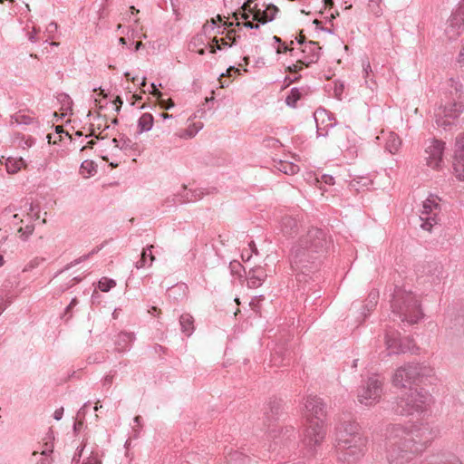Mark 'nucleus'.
<instances>
[{
	"instance_id": "1",
	"label": "nucleus",
	"mask_w": 464,
	"mask_h": 464,
	"mask_svg": "<svg viewBox=\"0 0 464 464\" xmlns=\"http://www.w3.org/2000/svg\"><path fill=\"white\" fill-rule=\"evenodd\" d=\"M324 233L318 228L309 230L292 248V269L301 274L310 272L324 253Z\"/></svg>"
},
{
	"instance_id": "2",
	"label": "nucleus",
	"mask_w": 464,
	"mask_h": 464,
	"mask_svg": "<svg viewBox=\"0 0 464 464\" xmlns=\"http://www.w3.org/2000/svg\"><path fill=\"white\" fill-rule=\"evenodd\" d=\"M365 440L360 434L355 421H343L336 429V449L342 453L339 459L353 461L363 454Z\"/></svg>"
},
{
	"instance_id": "3",
	"label": "nucleus",
	"mask_w": 464,
	"mask_h": 464,
	"mask_svg": "<svg viewBox=\"0 0 464 464\" xmlns=\"http://www.w3.org/2000/svg\"><path fill=\"white\" fill-rule=\"evenodd\" d=\"M435 370L426 362H411L398 367L392 375V384L398 388L408 385H426L435 379Z\"/></svg>"
},
{
	"instance_id": "4",
	"label": "nucleus",
	"mask_w": 464,
	"mask_h": 464,
	"mask_svg": "<svg viewBox=\"0 0 464 464\" xmlns=\"http://www.w3.org/2000/svg\"><path fill=\"white\" fill-rule=\"evenodd\" d=\"M433 398L429 392L412 388L396 399L392 411L401 416L420 415L430 410Z\"/></svg>"
},
{
	"instance_id": "5",
	"label": "nucleus",
	"mask_w": 464,
	"mask_h": 464,
	"mask_svg": "<svg viewBox=\"0 0 464 464\" xmlns=\"http://www.w3.org/2000/svg\"><path fill=\"white\" fill-rule=\"evenodd\" d=\"M392 313L397 314L402 322L416 324L422 317L420 300L411 292L397 289L392 301Z\"/></svg>"
},
{
	"instance_id": "6",
	"label": "nucleus",
	"mask_w": 464,
	"mask_h": 464,
	"mask_svg": "<svg viewBox=\"0 0 464 464\" xmlns=\"http://www.w3.org/2000/svg\"><path fill=\"white\" fill-rule=\"evenodd\" d=\"M392 433L396 436L402 435L411 445L421 454L432 442L435 432L428 424H411L410 426L395 425Z\"/></svg>"
},
{
	"instance_id": "7",
	"label": "nucleus",
	"mask_w": 464,
	"mask_h": 464,
	"mask_svg": "<svg viewBox=\"0 0 464 464\" xmlns=\"http://www.w3.org/2000/svg\"><path fill=\"white\" fill-rule=\"evenodd\" d=\"M298 47L290 49V54L296 59V63L288 66L292 72H297L302 65L309 66L318 61L320 57V47L315 42L304 43L302 39L298 41Z\"/></svg>"
},
{
	"instance_id": "8",
	"label": "nucleus",
	"mask_w": 464,
	"mask_h": 464,
	"mask_svg": "<svg viewBox=\"0 0 464 464\" xmlns=\"http://www.w3.org/2000/svg\"><path fill=\"white\" fill-rule=\"evenodd\" d=\"M391 435H393L394 441L390 442V446L387 452V459L390 464H407L412 460L420 453L402 438V435L396 436L395 433L391 431Z\"/></svg>"
},
{
	"instance_id": "9",
	"label": "nucleus",
	"mask_w": 464,
	"mask_h": 464,
	"mask_svg": "<svg viewBox=\"0 0 464 464\" xmlns=\"http://www.w3.org/2000/svg\"><path fill=\"white\" fill-rule=\"evenodd\" d=\"M463 111L464 103L462 102H447L435 110V123L443 130H449L456 124Z\"/></svg>"
},
{
	"instance_id": "10",
	"label": "nucleus",
	"mask_w": 464,
	"mask_h": 464,
	"mask_svg": "<svg viewBox=\"0 0 464 464\" xmlns=\"http://www.w3.org/2000/svg\"><path fill=\"white\" fill-rule=\"evenodd\" d=\"M383 382L378 376H372L358 389L357 400L364 406H373L378 403L382 395Z\"/></svg>"
},
{
	"instance_id": "11",
	"label": "nucleus",
	"mask_w": 464,
	"mask_h": 464,
	"mask_svg": "<svg viewBox=\"0 0 464 464\" xmlns=\"http://www.w3.org/2000/svg\"><path fill=\"white\" fill-rule=\"evenodd\" d=\"M440 201L439 197L430 195L422 202L421 208L420 209V227L422 229L430 231L440 221Z\"/></svg>"
},
{
	"instance_id": "12",
	"label": "nucleus",
	"mask_w": 464,
	"mask_h": 464,
	"mask_svg": "<svg viewBox=\"0 0 464 464\" xmlns=\"http://www.w3.org/2000/svg\"><path fill=\"white\" fill-rule=\"evenodd\" d=\"M307 426L304 431L302 444L308 452L314 453L321 446L325 439L326 430L324 423L316 421V423H306Z\"/></svg>"
},
{
	"instance_id": "13",
	"label": "nucleus",
	"mask_w": 464,
	"mask_h": 464,
	"mask_svg": "<svg viewBox=\"0 0 464 464\" xmlns=\"http://www.w3.org/2000/svg\"><path fill=\"white\" fill-rule=\"evenodd\" d=\"M444 150L445 142L436 139L429 140L425 148L426 165L433 170L442 169Z\"/></svg>"
},
{
	"instance_id": "14",
	"label": "nucleus",
	"mask_w": 464,
	"mask_h": 464,
	"mask_svg": "<svg viewBox=\"0 0 464 464\" xmlns=\"http://www.w3.org/2000/svg\"><path fill=\"white\" fill-rule=\"evenodd\" d=\"M337 145L345 158L354 159L358 155V137L350 127L342 129L337 137Z\"/></svg>"
},
{
	"instance_id": "15",
	"label": "nucleus",
	"mask_w": 464,
	"mask_h": 464,
	"mask_svg": "<svg viewBox=\"0 0 464 464\" xmlns=\"http://www.w3.org/2000/svg\"><path fill=\"white\" fill-rule=\"evenodd\" d=\"M325 416V404L321 398L309 396L305 399L304 417L306 423H316V421L324 423Z\"/></svg>"
},
{
	"instance_id": "16",
	"label": "nucleus",
	"mask_w": 464,
	"mask_h": 464,
	"mask_svg": "<svg viewBox=\"0 0 464 464\" xmlns=\"http://www.w3.org/2000/svg\"><path fill=\"white\" fill-rule=\"evenodd\" d=\"M464 30V6L457 9L447 20L444 34L449 40L456 39Z\"/></svg>"
},
{
	"instance_id": "17",
	"label": "nucleus",
	"mask_w": 464,
	"mask_h": 464,
	"mask_svg": "<svg viewBox=\"0 0 464 464\" xmlns=\"http://www.w3.org/2000/svg\"><path fill=\"white\" fill-rule=\"evenodd\" d=\"M136 145L137 144L133 142L130 138L126 136H121L119 139L114 138L111 140H108L106 144H104V151L110 152L111 154H115V152L118 150H134Z\"/></svg>"
},
{
	"instance_id": "18",
	"label": "nucleus",
	"mask_w": 464,
	"mask_h": 464,
	"mask_svg": "<svg viewBox=\"0 0 464 464\" xmlns=\"http://www.w3.org/2000/svg\"><path fill=\"white\" fill-rule=\"evenodd\" d=\"M385 343L389 353H405L411 349L409 344L402 343V341L395 333L386 334Z\"/></svg>"
},
{
	"instance_id": "19",
	"label": "nucleus",
	"mask_w": 464,
	"mask_h": 464,
	"mask_svg": "<svg viewBox=\"0 0 464 464\" xmlns=\"http://www.w3.org/2000/svg\"><path fill=\"white\" fill-rule=\"evenodd\" d=\"M314 120L317 126L318 136L327 135V130L325 129L328 127H333L335 124V122L330 119L327 111L324 110H317L314 112Z\"/></svg>"
},
{
	"instance_id": "20",
	"label": "nucleus",
	"mask_w": 464,
	"mask_h": 464,
	"mask_svg": "<svg viewBox=\"0 0 464 464\" xmlns=\"http://www.w3.org/2000/svg\"><path fill=\"white\" fill-rule=\"evenodd\" d=\"M401 146V140L394 132H389L386 137L385 149L392 154H396Z\"/></svg>"
},
{
	"instance_id": "21",
	"label": "nucleus",
	"mask_w": 464,
	"mask_h": 464,
	"mask_svg": "<svg viewBox=\"0 0 464 464\" xmlns=\"http://www.w3.org/2000/svg\"><path fill=\"white\" fill-rule=\"evenodd\" d=\"M266 276L262 269H255L251 271L247 279L248 286L251 288H256L260 286Z\"/></svg>"
},
{
	"instance_id": "22",
	"label": "nucleus",
	"mask_w": 464,
	"mask_h": 464,
	"mask_svg": "<svg viewBox=\"0 0 464 464\" xmlns=\"http://www.w3.org/2000/svg\"><path fill=\"white\" fill-rule=\"evenodd\" d=\"M24 167L25 162L22 158H8L5 161V169L9 174H15Z\"/></svg>"
},
{
	"instance_id": "23",
	"label": "nucleus",
	"mask_w": 464,
	"mask_h": 464,
	"mask_svg": "<svg viewBox=\"0 0 464 464\" xmlns=\"http://www.w3.org/2000/svg\"><path fill=\"white\" fill-rule=\"evenodd\" d=\"M182 332L187 335L190 336L194 331V319L189 314H184L179 319Z\"/></svg>"
},
{
	"instance_id": "24",
	"label": "nucleus",
	"mask_w": 464,
	"mask_h": 464,
	"mask_svg": "<svg viewBox=\"0 0 464 464\" xmlns=\"http://www.w3.org/2000/svg\"><path fill=\"white\" fill-rule=\"evenodd\" d=\"M153 126V116L150 113H143L138 121L139 133L149 131Z\"/></svg>"
},
{
	"instance_id": "25",
	"label": "nucleus",
	"mask_w": 464,
	"mask_h": 464,
	"mask_svg": "<svg viewBox=\"0 0 464 464\" xmlns=\"http://www.w3.org/2000/svg\"><path fill=\"white\" fill-rule=\"evenodd\" d=\"M297 227L296 220L292 217H284L281 220V230L285 235H291Z\"/></svg>"
},
{
	"instance_id": "26",
	"label": "nucleus",
	"mask_w": 464,
	"mask_h": 464,
	"mask_svg": "<svg viewBox=\"0 0 464 464\" xmlns=\"http://www.w3.org/2000/svg\"><path fill=\"white\" fill-rule=\"evenodd\" d=\"M277 169L287 175H294L299 171V166L292 162L281 161Z\"/></svg>"
},
{
	"instance_id": "27",
	"label": "nucleus",
	"mask_w": 464,
	"mask_h": 464,
	"mask_svg": "<svg viewBox=\"0 0 464 464\" xmlns=\"http://www.w3.org/2000/svg\"><path fill=\"white\" fill-rule=\"evenodd\" d=\"M151 248H153V246H150L147 249H144L141 253V258L140 261H138L136 264H135V267L137 269H140L142 268L143 266H145L146 265V256H149L150 258V266L152 265V263L154 262L155 260V256L151 254Z\"/></svg>"
},
{
	"instance_id": "28",
	"label": "nucleus",
	"mask_w": 464,
	"mask_h": 464,
	"mask_svg": "<svg viewBox=\"0 0 464 464\" xmlns=\"http://www.w3.org/2000/svg\"><path fill=\"white\" fill-rule=\"evenodd\" d=\"M454 173L458 179L464 180V158L454 157Z\"/></svg>"
},
{
	"instance_id": "29",
	"label": "nucleus",
	"mask_w": 464,
	"mask_h": 464,
	"mask_svg": "<svg viewBox=\"0 0 464 464\" xmlns=\"http://www.w3.org/2000/svg\"><path fill=\"white\" fill-rule=\"evenodd\" d=\"M454 152L456 158H464V132L457 136Z\"/></svg>"
},
{
	"instance_id": "30",
	"label": "nucleus",
	"mask_w": 464,
	"mask_h": 464,
	"mask_svg": "<svg viewBox=\"0 0 464 464\" xmlns=\"http://www.w3.org/2000/svg\"><path fill=\"white\" fill-rule=\"evenodd\" d=\"M278 12V8L276 5H268L263 12L262 23L265 24L267 21H272Z\"/></svg>"
},
{
	"instance_id": "31",
	"label": "nucleus",
	"mask_w": 464,
	"mask_h": 464,
	"mask_svg": "<svg viewBox=\"0 0 464 464\" xmlns=\"http://www.w3.org/2000/svg\"><path fill=\"white\" fill-rule=\"evenodd\" d=\"M116 285V282L113 279L108 278V277H102L99 281V288L102 292H108L111 288H113Z\"/></svg>"
},
{
	"instance_id": "32",
	"label": "nucleus",
	"mask_w": 464,
	"mask_h": 464,
	"mask_svg": "<svg viewBox=\"0 0 464 464\" xmlns=\"http://www.w3.org/2000/svg\"><path fill=\"white\" fill-rule=\"evenodd\" d=\"M382 0H370L369 1L368 7H369L370 11L375 16H381L382 14Z\"/></svg>"
},
{
	"instance_id": "33",
	"label": "nucleus",
	"mask_w": 464,
	"mask_h": 464,
	"mask_svg": "<svg viewBox=\"0 0 464 464\" xmlns=\"http://www.w3.org/2000/svg\"><path fill=\"white\" fill-rule=\"evenodd\" d=\"M300 99V92L297 89H292L290 94L286 97L285 102L289 106H295Z\"/></svg>"
},
{
	"instance_id": "34",
	"label": "nucleus",
	"mask_w": 464,
	"mask_h": 464,
	"mask_svg": "<svg viewBox=\"0 0 464 464\" xmlns=\"http://www.w3.org/2000/svg\"><path fill=\"white\" fill-rule=\"evenodd\" d=\"M82 464H102L98 453L92 452L91 455L83 460Z\"/></svg>"
},
{
	"instance_id": "35",
	"label": "nucleus",
	"mask_w": 464,
	"mask_h": 464,
	"mask_svg": "<svg viewBox=\"0 0 464 464\" xmlns=\"http://www.w3.org/2000/svg\"><path fill=\"white\" fill-rule=\"evenodd\" d=\"M44 261V259L42 258H34L33 260H31L24 268V272H27V271H30L35 267H37L42 262Z\"/></svg>"
},
{
	"instance_id": "36",
	"label": "nucleus",
	"mask_w": 464,
	"mask_h": 464,
	"mask_svg": "<svg viewBox=\"0 0 464 464\" xmlns=\"http://www.w3.org/2000/svg\"><path fill=\"white\" fill-rule=\"evenodd\" d=\"M34 231L33 226H26L24 228L20 227L18 232L21 233V237L26 239Z\"/></svg>"
},
{
	"instance_id": "37",
	"label": "nucleus",
	"mask_w": 464,
	"mask_h": 464,
	"mask_svg": "<svg viewBox=\"0 0 464 464\" xmlns=\"http://www.w3.org/2000/svg\"><path fill=\"white\" fill-rule=\"evenodd\" d=\"M217 50H221V45L219 44V40L214 37L212 43L209 44V53H215Z\"/></svg>"
},
{
	"instance_id": "38",
	"label": "nucleus",
	"mask_w": 464,
	"mask_h": 464,
	"mask_svg": "<svg viewBox=\"0 0 464 464\" xmlns=\"http://www.w3.org/2000/svg\"><path fill=\"white\" fill-rule=\"evenodd\" d=\"M121 341L124 343H130L133 340L132 334L122 333L119 335Z\"/></svg>"
},
{
	"instance_id": "39",
	"label": "nucleus",
	"mask_w": 464,
	"mask_h": 464,
	"mask_svg": "<svg viewBox=\"0 0 464 464\" xmlns=\"http://www.w3.org/2000/svg\"><path fill=\"white\" fill-rule=\"evenodd\" d=\"M53 444L45 443V447L42 450L41 455H43V456H49L53 452Z\"/></svg>"
},
{
	"instance_id": "40",
	"label": "nucleus",
	"mask_w": 464,
	"mask_h": 464,
	"mask_svg": "<svg viewBox=\"0 0 464 464\" xmlns=\"http://www.w3.org/2000/svg\"><path fill=\"white\" fill-rule=\"evenodd\" d=\"M362 69H363V74H364V77H368L369 76V73L370 72L372 71L371 69V64L368 61L366 62H363L362 63Z\"/></svg>"
},
{
	"instance_id": "41",
	"label": "nucleus",
	"mask_w": 464,
	"mask_h": 464,
	"mask_svg": "<svg viewBox=\"0 0 464 464\" xmlns=\"http://www.w3.org/2000/svg\"><path fill=\"white\" fill-rule=\"evenodd\" d=\"M457 62L459 63V64L460 66L464 67V45L461 47V49L459 53Z\"/></svg>"
},
{
	"instance_id": "42",
	"label": "nucleus",
	"mask_w": 464,
	"mask_h": 464,
	"mask_svg": "<svg viewBox=\"0 0 464 464\" xmlns=\"http://www.w3.org/2000/svg\"><path fill=\"white\" fill-rule=\"evenodd\" d=\"M37 34H38V30L35 27H34L33 31L31 33H29V34H28L29 41L32 43L37 42V37H36Z\"/></svg>"
},
{
	"instance_id": "43",
	"label": "nucleus",
	"mask_w": 464,
	"mask_h": 464,
	"mask_svg": "<svg viewBox=\"0 0 464 464\" xmlns=\"http://www.w3.org/2000/svg\"><path fill=\"white\" fill-rule=\"evenodd\" d=\"M63 408H59V409L55 410V411L53 413V418L56 420H60L63 418Z\"/></svg>"
},
{
	"instance_id": "44",
	"label": "nucleus",
	"mask_w": 464,
	"mask_h": 464,
	"mask_svg": "<svg viewBox=\"0 0 464 464\" xmlns=\"http://www.w3.org/2000/svg\"><path fill=\"white\" fill-rule=\"evenodd\" d=\"M220 42L221 43H219V44L221 45V50H222L223 48H226V47H231L235 44V38L232 40L231 43L227 42L226 39H221Z\"/></svg>"
},
{
	"instance_id": "45",
	"label": "nucleus",
	"mask_w": 464,
	"mask_h": 464,
	"mask_svg": "<svg viewBox=\"0 0 464 464\" xmlns=\"http://www.w3.org/2000/svg\"><path fill=\"white\" fill-rule=\"evenodd\" d=\"M47 32L49 34H53L56 32L57 30V24L53 22L50 23L46 28Z\"/></svg>"
},
{
	"instance_id": "46",
	"label": "nucleus",
	"mask_w": 464,
	"mask_h": 464,
	"mask_svg": "<svg viewBox=\"0 0 464 464\" xmlns=\"http://www.w3.org/2000/svg\"><path fill=\"white\" fill-rule=\"evenodd\" d=\"M322 180L325 183V184H329V185H332L334 184V178L332 176H329V175H324L322 177Z\"/></svg>"
},
{
	"instance_id": "47",
	"label": "nucleus",
	"mask_w": 464,
	"mask_h": 464,
	"mask_svg": "<svg viewBox=\"0 0 464 464\" xmlns=\"http://www.w3.org/2000/svg\"><path fill=\"white\" fill-rule=\"evenodd\" d=\"M182 188H183V190L185 192V194L182 195V197L184 198V201H192V200H194L193 197L190 196L188 192H186V187L184 186Z\"/></svg>"
},
{
	"instance_id": "48",
	"label": "nucleus",
	"mask_w": 464,
	"mask_h": 464,
	"mask_svg": "<svg viewBox=\"0 0 464 464\" xmlns=\"http://www.w3.org/2000/svg\"><path fill=\"white\" fill-rule=\"evenodd\" d=\"M377 297H378V293L377 292H372L369 295L370 302L372 304L376 303Z\"/></svg>"
},
{
	"instance_id": "49",
	"label": "nucleus",
	"mask_w": 464,
	"mask_h": 464,
	"mask_svg": "<svg viewBox=\"0 0 464 464\" xmlns=\"http://www.w3.org/2000/svg\"><path fill=\"white\" fill-rule=\"evenodd\" d=\"M82 169H88V172L91 173V169H92V163L89 161H84L82 163Z\"/></svg>"
},
{
	"instance_id": "50",
	"label": "nucleus",
	"mask_w": 464,
	"mask_h": 464,
	"mask_svg": "<svg viewBox=\"0 0 464 464\" xmlns=\"http://www.w3.org/2000/svg\"><path fill=\"white\" fill-rule=\"evenodd\" d=\"M151 89H152V91H151L152 94H154L158 97L161 96V92L158 90L155 83H151Z\"/></svg>"
},
{
	"instance_id": "51",
	"label": "nucleus",
	"mask_w": 464,
	"mask_h": 464,
	"mask_svg": "<svg viewBox=\"0 0 464 464\" xmlns=\"http://www.w3.org/2000/svg\"><path fill=\"white\" fill-rule=\"evenodd\" d=\"M114 104L116 105V111H119L121 109V106L122 105V101L120 97H117L114 101Z\"/></svg>"
},
{
	"instance_id": "52",
	"label": "nucleus",
	"mask_w": 464,
	"mask_h": 464,
	"mask_svg": "<svg viewBox=\"0 0 464 464\" xmlns=\"http://www.w3.org/2000/svg\"><path fill=\"white\" fill-rule=\"evenodd\" d=\"M245 26H246L248 28H251V29H257L259 27V24H254L252 22H246L245 24Z\"/></svg>"
},
{
	"instance_id": "53",
	"label": "nucleus",
	"mask_w": 464,
	"mask_h": 464,
	"mask_svg": "<svg viewBox=\"0 0 464 464\" xmlns=\"http://www.w3.org/2000/svg\"><path fill=\"white\" fill-rule=\"evenodd\" d=\"M15 210H16V208H15L14 206H8V207H6V208L4 209V211H3V212H4V213H5V214H9V213L14 212V211H15Z\"/></svg>"
},
{
	"instance_id": "54",
	"label": "nucleus",
	"mask_w": 464,
	"mask_h": 464,
	"mask_svg": "<svg viewBox=\"0 0 464 464\" xmlns=\"http://www.w3.org/2000/svg\"><path fill=\"white\" fill-rule=\"evenodd\" d=\"M287 50H289L288 47L286 45L283 44L282 47L281 46L278 47L277 53H284V52H286Z\"/></svg>"
},
{
	"instance_id": "55",
	"label": "nucleus",
	"mask_w": 464,
	"mask_h": 464,
	"mask_svg": "<svg viewBox=\"0 0 464 464\" xmlns=\"http://www.w3.org/2000/svg\"><path fill=\"white\" fill-rule=\"evenodd\" d=\"M232 71H234V72H239V70H238V69H236L235 67H230V68H228V69L227 70V74H226V75H228V76H229V75H230V72H231Z\"/></svg>"
},
{
	"instance_id": "56",
	"label": "nucleus",
	"mask_w": 464,
	"mask_h": 464,
	"mask_svg": "<svg viewBox=\"0 0 464 464\" xmlns=\"http://www.w3.org/2000/svg\"><path fill=\"white\" fill-rule=\"evenodd\" d=\"M173 106H174V102L171 100L169 101L168 105L165 106V105L162 104V107H164L167 110L172 108Z\"/></svg>"
},
{
	"instance_id": "57",
	"label": "nucleus",
	"mask_w": 464,
	"mask_h": 464,
	"mask_svg": "<svg viewBox=\"0 0 464 464\" xmlns=\"http://www.w3.org/2000/svg\"><path fill=\"white\" fill-rule=\"evenodd\" d=\"M37 464H52V462L48 459H44L38 461Z\"/></svg>"
},
{
	"instance_id": "58",
	"label": "nucleus",
	"mask_w": 464,
	"mask_h": 464,
	"mask_svg": "<svg viewBox=\"0 0 464 464\" xmlns=\"http://www.w3.org/2000/svg\"><path fill=\"white\" fill-rule=\"evenodd\" d=\"M141 46H142V43L141 42H137L136 44H135V51L140 50V48Z\"/></svg>"
},
{
	"instance_id": "59",
	"label": "nucleus",
	"mask_w": 464,
	"mask_h": 464,
	"mask_svg": "<svg viewBox=\"0 0 464 464\" xmlns=\"http://www.w3.org/2000/svg\"><path fill=\"white\" fill-rule=\"evenodd\" d=\"M119 43H120L121 44H126V40H125V38H124V37H121V38L119 39Z\"/></svg>"
},
{
	"instance_id": "60",
	"label": "nucleus",
	"mask_w": 464,
	"mask_h": 464,
	"mask_svg": "<svg viewBox=\"0 0 464 464\" xmlns=\"http://www.w3.org/2000/svg\"><path fill=\"white\" fill-rule=\"evenodd\" d=\"M161 116H162L163 119H169V118L172 117V115H169L168 113H162Z\"/></svg>"
},
{
	"instance_id": "61",
	"label": "nucleus",
	"mask_w": 464,
	"mask_h": 464,
	"mask_svg": "<svg viewBox=\"0 0 464 464\" xmlns=\"http://www.w3.org/2000/svg\"><path fill=\"white\" fill-rule=\"evenodd\" d=\"M4 263H5L4 256L2 255H0V267L4 265Z\"/></svg>"
},
{
	"instance_id": "62",
	"label": "nucleus",
	"mask_w": 464,
	"mask_h": 464,
	"mask_svg": "<svg viewBox=\"0 0 464 464\" xmlns=\"http://www.w3.org/2000/svg\"><path fill=\"white\" fill-rule=\"evenodd\" d=\"M140 418L139 416H136V417L134 418V421H135L137 424H139V423H140Z\"/></svg>"
},
{
	"instance_id": "63",
	"label": "nucleus",
	"mask_w": 464,
	"mask_h": 464,
	"mask_svg": "<svg viewBox=\"0 0 464 464\" xmlns=\"http://www.w3.org/2000/svg\"><path fill=\"white\" fill-rule=\"evenodd\" d=\"M198 54L200 55H203L205 53V50L204 49H200L198 51Z\"/></svg>"
},
{
	"instance_id": "64",
	"label": "nucleus",
	"mask_w": 464,
	"mask_h": 464,
	"mask_svg": "<svg viewBox=\"0 0 464 464\" xmlns=\"http://www.w3.org/2000/svg\"><path fill=\"white\" fill-rule=\"evenodd\" d=\"M273 39H274V40H275V42H276V43H280V42H281L280 38H278L277 36H274V37H273Z\"/></svg>"
}]
</instances>
